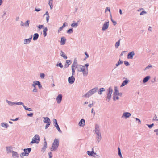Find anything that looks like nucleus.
I'll return each mask as SVG.
<instances>
[{"instance_id": "1", "label": "nucleus", "mask_w": 158, "mask_h": 158, "mask_svg": "<svg viewBox=\"0 0 158 158\" xmlns=\"http://www.w3.org/2000/svg\"><path fill=\"white\" fill-rule=\"evenodd\" d=\"M77 70L79 72H82L83 76H87L88 74V68H86L85 66L79 65L77 67Z\"/></svg>"}, {"instance_id": "2", "label": "nucleus", "mask_w": 158, "mask_h": 158, "mask_svg": "<svg viewBox=\"0 0 158 158\" xmlns=\"http://www.w3.org/2000/svg\"><path fill=\"white\" fill-rule=\"evenodd\" d=\"M59 145V141L57 139H55L54 141L52 147L51 148V151L55 150L58 148Z\"/></svg>"}, {"instance_id": "3", "label": "nucleus", "mask_w": 158, "mask_h": 158, "mask_svg": "<svg viewBox=\"0 0 158 158\" xmlns=\"http://www.w3.org/2000/svg\"><path fill=\"white\" fill-rule=\"evenodd\" d=\"M98 90V88H94L92 90L89 91L87 93L84 95V96L86 98H88L93 94L96 92Z\"/></svg>"}, {"instance_id": "4", "label": "nucleus", "mask_w": 158, "mask_h": 158, "mask_svg": "<svg viewBox=\"0 0 158 158\" xmlns=\"http://www.w3.org/2000/svg\"><path fill=\"white\" fill-rule=\"evenodd\" d=\"M40 140V138L39 136L38 135H35L34 137L32 138V141L31 143H39Z\"/></svg>"}, {"instance_id": "5", "label": "nucleus", "mask_w": 158, "mask_h": 158, "mask_svg": "<svg viewBox=\"0 0 158 158\" xmlns=\"http://www.w3.org/2000/svg\"><path fill=\"white\" fill-rule=\"evenodd\" d=\"M112 91H113L112 89H111L110 88L109 89L108 93L107 94V99H108V101L110 99V98L111 97V94H112Z\"/></svg>"}, {"instance_id": "6", "label": "nucleus", "mask_w": 158, "mask_h": 158, "mask_svg": "<svg viewBox=\"0 0 158 158\" xmlns=\"http://www.w3.org/2000/svg\"><path fill=\"white\" fill-rule=\"evenodd\" d=\"M98 129H99L98 127H97V126H96V132L97 133V134L98 136V140L99 141L101 139V135H100V133L99 132Z\"/></svg>"}, {"instance_id": "7", "label": "nucleus", "mask_w": 158, "mask_h": 158, "mask_svg": "<svg viewBox=\"0 0 158 158\" xmlns=\"http://www.w3.org/2000/svg\"><path fill=\"white\" fill-rule=\"evenodd\" d=\"M131 115V114L128 112H125L123 113L122 118H127Z\"/></svg>"}, {"instance_id": "8", "label": "nucleus", "mask_w": 158, "mask_h": 158, "mask_svg": "<svg viewBox=\"0 0 158 158\" xmlns=\"http://www.w3.org/2000/svg\"><path fill=\"white\" fill-rule=\"evenodd\" d=\"M75 81V78L74 77L72 76L68 78V81L70 84L73 83Z\"/></svg>"}, {"instance_id": "9", "label": "nucleus", "mask_w": 158, "mask_h": 158, "mask_svg": "<svg viewBox=\"0 0 158 158\" xmlns=\"http://www.w3.org/2000/svg\"><path fill=\"white\" fill-rule=\"evenodd\" d=\"M62 98V95L61 94H59L56 98V100L58 103H60L61 102Z\"/></svg>"}, {"instance_id": "10", "label": "nucleus", "mask_w": 158, "mask_h": 158, "mask_svg": "<svg viewBox=\"0 0 158 158\" xmlns=\"http://www.w3.org/2000/svg\"><path fill=\"white\" fill-rule=\"evenodd\" d=\"M109 22H105L102 28L103 30H105L108 28L109 26Z\"/></svg>"}, {"instance_id": "11", "label": "nucleus", "mask_w": 158, "mask_h": 158, "mask_svg": "<svg viewBox=\"0 0 158 158\" xmlns=\"http://www.w3.org/2000/svg\"><path fill=\"white\" fill-rule=\"evenodd\" d=\"M79 125L80 126L83 127L85 124V122L84 119H81L79 122Z\"/></svg>"}, {"instance_id": "12", "label": "nucleus", "mask_w": 158, "mask_h": 158, "mask_svg": "<svg viewBox=\"0 0 158 158\" xmlns=\"http://www.w3.org/2000/svg\"><path fill=\"white\" fill-rule=\"evenodd\" d=\"M135 53L134 52L132 51L129 53L127 55V58L128 59H132L133 56L134 55Z\"/></svg>"}, {"instance_id": "13", "label": "nucleus", "mask_w": 158, "mask_h": 158, "mask_svg": "<svg viewBox=\"0 0 158 158\" xmlns=\"http://www.w3.org/2000/svg\"><path fill=\"white\" fill-rule=\"evenodd\" d=\"M114 95H118V96H121L122 95V94L119 93V92L116 87L115 88L114 91Z\"/></svg>"}, {"instance_id": "14", "label": "nucleus", "mask_w": 158, "mask_h": 158, "mask_svg": "<svg viewBox=\"0 0 158 158\" xmlns=\"http://www.w3.org/2000/svg\"><path fill=\"white\" fill-rule=\"evenodd\" d=\"M12 156L14 158H18L19 157L18 153L12 151Z\"/></svg>"}, {"instance_id": "15", "label": "nucleus", "mask_w": 158, "mask_h": 158, "mask_svg": "<svg viewBox=\"0 0 158 158\" xmlns=\"http://www.w3.org/2000/svg\"><path fill=\"white\" fill-rule=\"evenodd\" d=\"M87 154L90 156H94L93 155V154H96V153L94 152L93 151V148H92V150L91 151H88L87 152Z\"/></svg>"}, {"instance_id": "16", "label": "nucleus", "mask_w": 158, "mask_h": 158, "mask_svg": "<svg viewBox=\"0 0 158 158\" xmlns=\"http://www.w3.org/2000/svg\"><path fill=\"white\" fill-rule=\"evenodd\" d=\"M44 123H50V119L48 117H44Z\"/></svg>"}, {"instance_id": "17", "label": "nucleus", "mask_w": 158, "mask_h": 158, "mask_svg": "<svg viewBox=\"0 0 158 158\" xmlns=\"http://www.w3.org/2000/svg\"><path fill=\"white\" fill-rule=\"evenodd\" d=\"M76 67L74 64H73L72 66V74L74 75L75 73V69Z\"/></svg>"}, {"instance_id": "18", "label": "nucleus", "mask_w": 158, "mask_h": 158, "mask_svg": "<svg viewBox=\"0 0 158 158\" xmlns=\"http://www.w3.org/2000/svg\"><path fill=\"white\" fill-rule=\"evenodd\" d=\"M39 35L38 33H35L34 34L33 36V40H36L38 38Z\"/></svg>"}, {"instance_id": "19", "label": "nucleus", "mask_w": 158, "mask_h": 158, "mask_svg": "<svg viewBox=\"0 0 158 158\" xmlns=\"http://www.w3.org/2000/svg\"><path fill=\"white\" fill-rule=\"evenodd\" d=\"M150 78V77L149 76H146L143 80V83H145L147 82L148 80Z\"/></svg>"}, {"instance_id": "20", "label": "nucleus", "mask_w": 158, "mask_h": 158, "mask_svg": "<svg viewBox=\"0 0 158 158\" xmlns=\"http://www.w3.org/2000/svg\"><path fill=\"white\" fill-rule=\"evenodd\" d=\"M65 39L64 37H62L61 38V45H64L65 44Z\"/></svg>"}, {"instance_id": "21", "label": "nucleus", "mask_w": 158, "mask_h": 158, "mask_svg": "<svg viewBox=\"0 0 158 158\" xmlns=\"http://www.w3.org/2000/svg\"><path fill=\"white\" fill-rule=\"evenodd\" d=\"M61 56L63 57L64 59H67V57L66 55H65L62 51H61L60 53Z\"/></svg>"}, {"instance_id": "22", "label": "nucleus", "mask_w": 158, "mask_h": 158, "mask_svg": "<svg viewBox=\"0 0 158 158\" xmlns=\"http://www.w3.org/2000/svg\"><path fill=\"white\" fill-rule=\"evenodd\" d=\"M40 82L38 81H35L34 82L33 84L32 85L33 86L35 87V85H38Z\"/></svg>"}, {"instance_id": "23", "label": "nucleus", "mask_w": 158, "mask_h": 158, "mask_svg": "<svg viewBox=\"0 0 158 158\" xmlns=\"http://www.w3.org/2000/svg\"><path fill=\"white\" fill-rule=\"evenodd\" d=\"M45 15H46V20H47V22H48V20H49V15L48 13V12H47L46 13V14L44 15V16Z\"/></svg>"}, {"instance_id": "24", "label": "nucleus", "mask_w": 158, "mask_h": 158, "mask_svg": "<svg viewBox=\"0 0 158 158\" xmlns=\"http://www.w3.org/2000/svg\"><path fill=\"white\" fill-rule=\"evenodd\" d=\"M31 150V148H28L27 149H25L24 150V152H27L28 153V155L29 154V153L30 152Z\"/></svg>"}, {"instance_id": "25", "label": "nucleus", "mask_w": 158, "mask_h": 158, "mask_svg": "<svg viewBox=\"0 0 158 158\" xmlns=\"http://www.w3.org/2000/svg\"><path fill=\"white\" fill-rule=\"evenodd\" d=\"M56 124H55L54 125L56 127L57 129L58 130V131L60 132H61V130L60 129L59 126L57 123V121H56Z\"/></svg>"}, {"instance_id": "26", "label": "nucleus", "mask_w": 158, "mask_h": 158, "mask_svg": "<svg viewBox=\"0 0 158 158\" xmlns=\"http://www.w3.org/2000/svg\"><path fill=\"white\" fill-rule=\"evenodd\" d=\"M105 91V89L103 88H101L100 89V90L98 91V93L99 94H102V92Z\"/></svg>"}, {"instance_id": "27", "label": "nucleus", "mask_w": 158, "mask_h": 158, "mask_svg": "<svg viewBox=\"0 0 158 158\" xmlns=\"http://www.w3.org/2000/svg\"><path fill=\"white\" fill-rule=\"evenodd\" d=\"M128 82V81L125 80L122 83V85H121V86H124L125 85H126Z\"/></svg>"}, {"instance_id": "28", "label": "nucleus", "mask_w": 158, "mask_h": 158, "mask_svg": "<svg viewBox=\"0 0 158 158\" xmlns=\"http://www.w3.org/2000/svg\"><path fill=\"white\" fill-rule=\"evenodd\" d=\"M31 38L25 39L24 41V43L25 44H27L28 43H29L31 41Z\"/></svg>"}, {"instance_id": "29", "label": "nucleus", "mask_w": 158, "mask_h": 158, "mask_svg": "<svg viewBox=\"0 0 158 158\" xmlns=\"http://www.w3.org/2000/svg\"><path fill=\"white\" fill-rule=\"evenodd\" d=\"M47 28H45L43 30V34L44 36H46L47 35L46 32L47 31Z\"/></svg>"}, {"instance_id": "30", "label": "nucleus", "mask_w": 158, "mask_h": 158, "mask_svg": "<svg viewBox=\"0 0 158 158\" xmlns=\"http://www.w3.org/2000/svg\"><path fill=\"white\" fill-rule=\"evenodd\" d=\"M119 96L118 95H114L113 96V100H118L119 99Z\"/></svg>"}, {"instance_id": "31", "label": "nucleus", "mask_w": 158, "mask_h": 158, "mask_svg": "<svg viewBox=\"0 0 158 158\" xmlns=\"http://www.w3.org/2000/svg\"><path fill=\"white\" fill-rule=\"evenodd\" d=\"M6 149L7 153H9L11 152V148L10 147H6Z\"/></svg>"}, {"instance_id": "32", "label": "nucleus", "mask_w": 158, "mask_h": 158, "mask_svg": "<svg viewBox=\"0 0 158 158\" xmlns=\"http://www.w3.org/2000/svg\"><path fill=\"white\" fill-rule=\"evenodd\" d=\"M78 25L77 23H73L71 24V26L73 27H76Z\"/></svg>"}, {"instance_id": "33", "label": "nucleus", "mask_w": 158, "mask_h": 158, "mask_svg": "<svg viewBox=\"0 0 158 158\" xmlns=\"http://www.w3.org/2000/svg\"><path fill=\"white\" fill-rule=\"evenodd\" d=\"M23 107H24V109L26 110H28L29 111H32V110L31 108H29L27 107L26 106H23Z\"/></svg>"}, {"instance_id": "34", "label": "nucleus", "mask_w": 158, "mask_h": 158, "mask_svg": "<svg viewBox=\"0 0 158 158\" xmlns=\"http://www.w3.org/2000/svg\"><path fill=\"white\" fill-rule=\"evenodd\" d=\"M120 40H119L118 42H116L115 44V47L116 48H118V47L119 46L120 44Z\"/></svg>"}, {"instance_id": "35", "label": "nucleus", "mask_w": 158, "mask_h": 158, "mask_svg": "<svg viewBox=\"0 0 158 158\" xmlns=\"http://www.w3.org/2000/svg\"><path fill=\"white\" fill-rule=\"evenodd\" d=\"M28 155V153L27 152H23L22 153V156H27Z\"/></svg>"}, {"instance_id": "36", "label": "nucleus", "mask_w": 158, "mask_h": 158, "mask_svg": "<svg viewBox=\"0 0 158 158\" xmlns=\"http://www.w3.org/2000/svg\"><path fill=\"white\" fill-rule=\"evenodd\" d=\"M2 126L3 127L7 128L8 126V125L6 123H2Z\"/></svg>"}, {"instance_id": "37", "label": "nucleus", "mask_w": 158, "mask_h": 158, "mask_svg": "<svg viewBox=\"0 0 158 158\" xmlns=\"http://www.w3.org/2000/svg\"><path fill=\"white\" fill-rule=\"evenodd\" d=\"M123 63V61H120V60L118 62V63L116 64V66H118L120 64H122Z\"/></svg>"}, {"instance_id": "38", "label": "nucleus", "mask_w": 158, "mask_h": 158, "mask_svg": "<svg viewBox=\"0 0 158 158\" xmlns=\"http://www.w3.org/2000/svg\"><path fill=\"white\" fill-rule=\"evenodd\" d=\"M14 104H16V105H22L23 106H24L23 103L21 102H19L15 103Z\"/></svg>"}, {"instance_id": "39", "label": "nucleus", "mask_w": 158, "mask_h": 158, "mask_svg": "<svg viewBox=\"0 0 158 158\" xmlns=\"http://www.w3.org/2000/svg\"><path fill=\"white\" fill-rule=\"evenodd\" d=\"M29 21L27 20L26 22L25 23V25L27 27L29 25Z\"/></svg>"}, {"instance_id": "40", "label": "nucleus", "mask_w": 158, "mask_h": 158, "mask_svg": "<svg viewBox=\"0 0 158 158\" xmlns=\"http://www.w3.org/2000/svg\"><path fill=\"white\" fill-rule=\"evenodd\" d=\"M44 147L45 148H46L47 147V142H46V140L45 139H44Z\"/></svg>"}, {"instance_id": "41", "label": "nucleus", "mask_w": 158, "mask_h": 158, "mask_svg": "<svg viewBox=\"0 0 158 158\" xmlns=\"http://www.w3.org/2000/svg\"><path fill=\"white\" fill-rule=\"evenodd\" d=\"M7 102H8V104L10 105H13L14 104H14L15 103H13L11 102H10V101H7Z\"/></svg>"}, {"instance_id": "42", "label": "nucleus", "mask_w": 158, "mask_h": 158, "mask_svg": "<svg viewBox=\"0 0 158 158\" xmlns=\"http://www.w3.org/2000/svg\"><path fill=\"white\" fill-rule=\"evenodd\" d=\"M49 158H52V153L51 152H50L48 153Z\"/></svg>"}, {"instance_id": "43", "label": "nucleus", "mask_w": 158, "mask_h": 158, "mask_svg": "<svg viewBox=\"0 0 158 158\" xmlns=\"http://www.w3.org/2000/svg\"><path fill=\"white\" fill-rule=\"evenodd\" d=\"M45 75L44 73H41L40 74V77L42 78H43L44 77Z\"/></svg>"}, {"instance_id": "44", "label": "nucleus", "mask_w": 158, "mask_h": 158, "mask_svg": "<svg viewBox=\"0 0 158 158\" xmlns=\"http://www.w3.org/2000/svg\"><path fill=\"white\" fill-rule=\"evenodd\" d=\"M73 32L72 29H70L67 31L68 33H72Z\"/></svg>"}, {"instance_id": "45", "label": "nucleus", "mask_w": 158, "mask_h": 158, "mask_svg": "<svg viewBox=\"0 0 158 158\" xmlns=\"http://www.w3.org/2000/svg\"><path fill=\"white\" fill-rule=\"evenodd\" d=\"M109 11V12H110V8L107 7L106 8V9L105 10V12H106L107 11Z\"/></svg>"}, {"instance_id": "46", "label": "nucleus", "mask_w": 158, "mask_h": 158, "mask_svg": "<svg viewBox=\"0 0 158 158\" xmlns=\"http://www.w3.org/2000/svg\"><path fill=\"white\" fill-rule=\"evenodd\" d=\"M53 0H50L49 2V5H51L52 4Z\"/></svg>"}, {"instance_id": "47", "label": "nucleus", "mask_w": 158, "mask_h": 158, "mask_svg": "<svg viewBox=\"0 0 158 158\" xmlns=\"http://www.w3.org/2000/svg\"><path fill=\"white\" fill-rule=\"evenodd\" d=\"M50 123H47L45 126L46 129H47L49 126L50 125Z\"/></svg>"}, {"instance_id": "48", "label": "nucleus", "mask_w": 158, "mask_h": 158, "mask_svg": "<svg viewBox=\"0 0 158 158\" xmlns=\"http://www.w3.org/2000/svg\"><path fill=\"white\" fill-rule=\"evenodd\" d=\"M85 54L86 55V57H85V60L87 58L89 57V55L87 54L86 52H85Z\"/></svg>"}, {"instance_id": "49", "label": "nucleus", "mask_w": 158, "mask_h": 158, "mask_svg": "<svg viewBox=\"0 0 158 158\" xmlns=\"http://www.w3.org/2000/svg\"><path fill=\"white\" fill-rule=\"evenodd\" d=\"M33 114L32 113L27 114V115L31 117L33 116Z\"/></svg>"}, {"instance_id": "50", "label": "nucleus", "mask_w": 158, "mask_h": 158, "mask_svg": "<svg viewBox=\"0 0 158 158\" xmlns=\"http://www.w3.org/2000/svg\"><path fill=\"white\" fill-rule=\"evenodd\" d=\"M124 64L126 66H128L129 65V63L126 61H124Z\"/></svg>"}, {"instance_id": "51", "label": "nucleus", "mask_w": 158, "mask_h": 158, "mask_svg": "<svg viewBox=\"0 0 158 158\" xmlns=\"http://www.w3.org/2000/svg\"><path fill=\"white\" fill-rule=\"evenodd\" d=\"M146 13V12L144 11H142L140 13V15H143L144 14Z\"/></svg>"}, {"instance_id": "52", "label": "nucleus", "mask_w": 158, "mask_h": 158, "mask_svg": "<svg viewBox=\"0 0 158 158\" xmlns=\"http://www.w3.org/2000/svg\"><path fill=\"white\" fill-rule=\"evenodd\" d=\"M63 27H60L59 30H58V32L61 31L63 29Z\"/></svg>"}, {"instance_id": "53", "label": "nucleus", "mask_w": 158, "mask_h": 158, "mask_svg": "<svg viewBox=\"0 0 158 158\" xmlns=\"http://www.w3.org/2000/svg\"><path fill=\"white\" fill-rule=\"evenodd\" d=\"M153 120H158V119H157V116L156 115H155V117H154L153 118Z\"/></svg>"}, {"instance_id": "54", "label": "nucleus", "mask_w": 158, "mask_h": 158, "mask_svg": "<svg viewBox=\"0 0 158 158\" xmlns=\"http://www.w3.org/2000/svg\"><path fill=\"white\" fill-rule=\"evenodd\" d=\"M111 21H112V22H113V25H115L116 24V22H115V21H113V20H112V19H111Z\"/></svg>"}, {"instance_id": "55", "label": "nucleus", "mask_w": 158, "mask_h": 158, "mask_svg": "<svg viewBox=\"0 0 158 158\" xmlns=\"http://www.w3.org/2000/svg\"><path fill=\"white\" fill-rule=\"evenodd\" d=\"M154 131L156 133V134L158 135V129L155 130Z\"/></svg>"}, {"instance_id": "56", "label": "nucleus", "mask_w": 158, "mask_h": 158, "mask_svg": "<svg viewBox=\"0 0 158 158\" xmlns=\"http://www.w3.org/2000/svg\"><path fill=\"white\" fill-rule=\"evenodd\" d=\"M58 66L60 67L61 68H62L63 67V66L62 64L61 63H60L58 64Z\"/></svg>"}, {"instance_id": "57", "label": "nucleus", "mask_w": 158, "mask_h": 158, "mask_svg": "<svg viewBox=\"0 0 158 158\" xmlns=\"http://www.w3.org/2000/svg\"><path fill=\"white\" fill-rule=\"evenodd\" d=\"M43 27V25H39L38 26V27L39 29L42 28Z\"/></svg>"}, {"instance_id": "58", "label": "nucleus", "mask_w": 158, "mask_h": 158, "mask_svg": "<svg viewBox=\"0 0 158 158\" xmlns=\"http://www.w3.org/2000/svg\"><path fill=\"white\" fill-rule=\"evenodd\" d=\"M150 67H152V66L151 65H149L145 68V69H146Z\"/></svg>"}, {"instance_id": "59", "label": "nucleus", "mask_w": 158, "mask_h": 158, "mask_svg": "<svg viewBox=\"0 0 158 158\" xmlns=\"http://www.w3.org/2000/svg\"><path fill=\"white\" fill-rule=\"evenodd\" d=\"M89 64L88 63H87L85 64V67H86V68H88V66H89Z\"/></svg>"}, {"instance_id": "60", "label": "nucleus", "mask_w": 158, "mask_h": 158, "mask_svg": "<svg viewBox=\"0 0 158 158\" xmlns=\"http://www.w3.org/2000/svg\"><path fill=\"white\" fill-rule=\"evenodd\" d=\"M35 88L33 90V92H36L37 91V89L35 88V87H34Z\"/></svg>"}, {"instance_id": "61", "label": "nucleus", "mask_w": 158, "mask_h": 158, "mask_svg": "<svg viewBox=\"0 0 158 158\" xmlns=\"http://www.w3.org/2000/svg\"><path fill=\"white\" fill-rule=\"evenodd\" d=\"M38 86L39 87V88H40L42 87L41 85L40 84V82L39 83V84L38 85Z\"/></svg>"}, {"instance_id": "62", "label": "nucleus", "mask_w": 158, "mask_h": 158, "mask_svg": "<svg viewBox=\"0 0 158 158\" xmlns=\"http://www.w3.org/2000/svg\"><path fill=\"white\" fill-rule=\"evenodd\" d=\"M154 125L153 124H152L151 125H148V126L149 127V128H151L152 126H153V125Z\"/></svg>"}, {"instance_id": "63", "label": "nucleus", "mask_w": 158, "mask_h": 158, "mask_svg": "<svg viewBox=\"0 0 158 158\" xmlns=\"http://www.w3.org/2000/svg\"><path fill=\"white\" fill-rule=\"evenodd\" d=\"M18 118H17L15 119H11V120L12 121H17V120H18Z\"/></svg>"}, {"instance_id": "64", "label": "nucleus", "mask_w": 158, "mask_h": 158, "mask_svg": "<svg viewBox=\"0 0 158 158\" xmlns=\"http://www.w3.org/2000/svg\"><path fill=\"white\" fill-rule=\"evenodd\" d=\"M93 103L89 104V107H91L93 106Z\"/></svg>"}]
</instances>
